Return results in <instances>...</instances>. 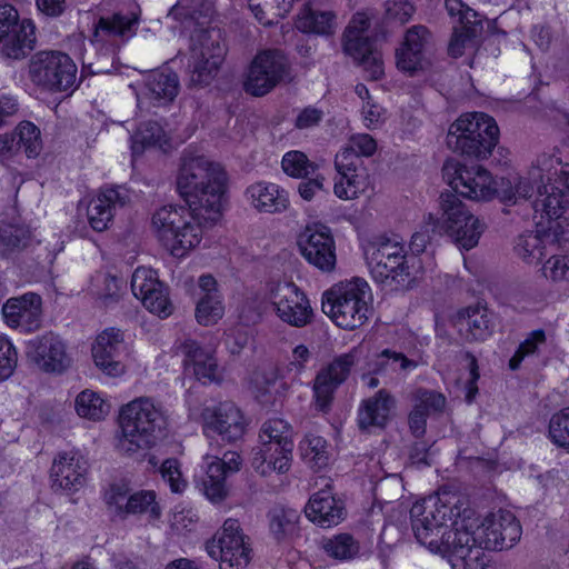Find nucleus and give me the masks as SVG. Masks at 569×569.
Instances as JSON below:
<instances>
[{
	"instance_id": "0eeeda50",
	"label": "nucleus",
	"mask_w": 569,
	"mask_h": 569,
	"mask_svg": "<svg viewBox=\"0 0 569 569\" xmlns=\"http://www.w3.org/2000/svg\"><path fill=\"white\" fill-rule=\"evenodd\" d=\"M363 257L376 282L388 280L398 284L410 282L403 244L388 238H380L363 244Z\"/></svg>"
},
{
	"instance_id": "c03bdc74",
	"label": "nucleus",
	"mask_w": 569,
	"mask_h": 569,
	"mask_svg": "<svg viewBox=\"0 0 569 569\" xmlns=\"http://www.w3.org/2000/svg\"><path fill=\"white\" fill-rule=\"evenodd\" d=\"M302 459L315 469H321L329 461L327 442L322 437L307 435L299 445Z\"/></svg>"
},
{
	"instance_id": "e433bc0d",
	"label": "nucleus",
	"mask_w": 569,
	"mask_h": 569,
	"mask_svg": "<svg viewBox=\"0 0 569 569\" xmlns=\"http://www.w3.org/2000/svg\"><path fill=\"white\" fill-rule=\"evenodd\" d=\"M137 23L136 18H130L119 13L110 18H100L94 26L93 42L104 43L116 38L131 37Z\"/></svg>"
},
{
	"instance_id": "f8f14e48",
	"label": "nucleus",
	"mask_w": 569,
	"mask_h": 569,
	"mask_svg": "<svg viewBox=\"0 0 569 569\" xmlns=\"http://www.w3.org/2000/svg\"><path fill=\"white\" fill-rule=\"evenodd\" d=\"M289 77V62L280 50L268 49L252 59L243 88L247 93L262 97Z\"/></svg>"
},
{
	"instance_id": "f704fd0d",
	"label": "nucleus",
	"mask_w": 569,
	"mask_h": 569,
	"mask_svg": "<svg viewBox=\"0 0 569 569\" xmlns=\"http://www.w3.org/2000/svg\"><path fill=\"white\" fill-rule=\"evenodd\" d=\"M252 468L261 476L272 472L286 473L292 460V452H284L282 448L272 445H259L252 450Z\"/></svg>"
},
{
	"instance_id": "2eb2a0df",
	"label": "nucleus",
	"mask_w": 569,
	"mask_h": 569,
	"mask_svg": "<svg viewBox=\"0 0 569 569\" xmlns=\"http://www.w3.org/2000/svg\"><path fill=\"white\" fill-rule=\"evenodd\" d=\"M448 14L457 23L448 44V53L458 58L465 52L466 47L477 43V39L483 32L481 16L462 0H445Z\"/></svg>"
},
{
	"instance_id": "2f4dec72",
	"label": "nucleus",
	"mask_w": 569,
	"mask_h": 569,
	"mask_svg": "<svg viewBox=\"0 0 569 569\" xmlns=\"http://www.w3.org/2000/svg\"><path fill=\"white\" fill-rule=\"evenodd\" d=\"M457 323L466 331L469 341H485L495 328L491 312L481 306L468 307L458 312Z\"/></svg>"
},
{
	"instance_id": "de8ad7c7",
	"label": "nucleus",
	"mask_w": 569,
	"mask_h": 569,
	"mask_svg": "<svg viewBox=\"0 0 569 569\" xmlns=\"http://www.w3.org/2000/svg\"><path fill=\"white\" fill-rule=\"evenodd\" d=\"M412 401V410H418L427 418L442 412L446 406V398L442 393L425 388H419L413 392Z\"/></svg>"
},
{
	"instance_id": "0e129e2a",
	"label": "nucleus",
	"mask_w": 569,
	"mask_h": 569,
	"mask_svg": "<svg viewBox=\"0 0 569 569\" xmlns=\"http://www.w3.org/2000/svg\"><path fill=\"white\" fill-rule=\"evenodd\" d=\"M375 315L373 297L366 280L358 277V318L368 320Z\"/></svg>"
},
{
	"instance_id": "603ef678",
	"label": "nucleus",
	"mask_w": 569,
	"mask_h": 569,
	"mask_svg": "<svg viewBox=\"0 0 569 569\" xmlns=\"http://www.w3.org/2000/svg\"><path fill=\"white\" fill-rule=\"evenodd\" d=\"M29 231L23 227L4 226L0 230V252L9 254L28 244Z\"/></svg>"
},
{
	"instance_id": "49530a36",
	"label": "nucleus",
	"mask_w": 569,
	"mask_h": 569,
	"mask_svg": "<svg viewBox=\"0 0 569 569\" xmlns=\"http://www.w3.org/2000/svg\"><path fill=\"white\" fill-rule=\"evenodd\" d=\"M19 150L28 158H36L42 149L40 130L32 122L23 121L14 130Z\"/></svg>"
},
{
	"instance_id": "79ce46f5",
	"label": "nucleus",
	"mask_w": 569,
	"mask_h": 569,
	"mask_svg": "<svg viewBox=\"0 0 569 569\" xmlns=\"http://www.w3.org/2000/svg\"><path fill=\"white\" fill-rule=\"evenodd\" d=\"M76 411L81 418L97 421L108 415L109 405L98 392L86 389L76 398Z\"/></svg>"
},
{
	"instance_id": "473e14b6",
	"label": "nucleus",
	"mask_w": 569,
	"mask_h": 569,
	"mask_svg": "<svg viewBox=\"0 0 569 569\" xmlns=\"http://www.w3.org/2000/svg\"><path fill=\"white\" fill-rule=\"evenodd\" d=\"M356 149L352 143L342 148L335 159V167L338 172L333 192L343 200L356 198Z\"/></svg>"
},
{
	"instance_id": "7c9ffc66",
	"label": "nucleus",
	"mask_w": 569,
	"mask_h": 569,
	"mask_svg": "<svg viewBox=\"0 0 569 569\" xmlns=\"http://www.w3.org/2000/svg\"><path fill=\"white\" fill-rule=\"evenodd\" d=\"M184 365L191 368L199 380L212 382L220 378L219 366L213 350L200 346L197 341L188 339L181 346Z\"/></svg>"
},
{
	"instance_id": "09e8293b",
	"label": "nucleus",
	"mask_w": 569,
	"mask_h": 569,
	"mask_svg": "<svg viewBox=\"0 0 569 569\" xmlns=\"http://www.w3.org/2000/svg\"><path fill=\"white\" fill-rule=\"evenodd\" d=\"M163 284L159 280L158 273L148 267H138L131 277V290L136 298L142 300L156 288Z\"/></svg>"
},
{
	"instance_id": "4d7b16f0",
	"label": "nucleus",
	"mask_w": 569,
	"mask_h": 569,
	"mask_svg": "<svg viewBox=\"0 0 569 569\" xmlns=\"http://www.w3.org/2000/svg\"><path fill=\"white\" fill-rule=\"evenodd\" d=\"M355 539L350 533H340L322 541V549L332 558L348 559L352 557Z\"/></svg>"
},
{
	"instance_id": "5fc2aeb1",
	"label": "nucleus",
	"mask_w": 569,
	"mask_h": 569,
	"mask_svg": "<svg viewBox=\"0 0 569 569\" xmlns=\"http://www.w3.org/2000/svg\"><path fill=\"white\" fill-rule=\"evenodd\" d=\"M548 431L556 446L569 449V407L552 415Z\"/></svg>"
},
{
	"instance_id": "13d9d810",
	"label": "nucleus",
	"mask_w": 569,
	"mask_h": 569,
	"mask_svg": "<svg viewBox=\"0 0 569 569\" xmlns=\"http://www.w3.org/2000/svg\"><path fill=\"white\" fill-rule=\"evenodd\" d=\"M18 365V351L12 341L0 335V381L9 379Z\"/></svg>"
},
{
	"instance_id": "a19ab883",
	"label": "nucleus",
	"mask_w": 569,
	"mask_h": 569,
	"mask_svg": "<svg viewBox=\"0 0 569 569\" xmlns=\"http://www.w3.org/2000/svg\"><path fill=\"white\" fill-rule=\"evenodd\" d=\"M164 143H167V134L162 127L154 121L143 122L131 137L132 156H140L151 147L161 148Z\"/></svg>"
},
{
	"instance_id": "774afa93",
	"label": "nucleus",
	"mask_w": 569,
	"mask_h": 569,
	"mask_svg": "<svg viewBox=\"0 0 569 569\" xmlns=\"http://www.w3.org/2000/svg\"><path fill=\"white\" fill-rule=\"evenodd\" d=\"M563 220L567 222L566 226H563L561 219L548 221L549 227L546 233L548 239L556 242L561 248L569 246V217H563Z\"/></svg>"
},
{
	"instance_id": "412c9836",
	"label": "nucleus",
	"mask_w": 569,
	"mask_h": 569,
	"mask_svg": "<svg viewBox=\"0 0 569 569\" xmlns=\"http://www.w3.org/2000/svg\"><path fill=\"white\" fill-rule=\"evenodd\" d=\"M27 356L46 372H62L71 365L64 341L53 332H47L31 340Z\"/></svg>"
},
{
	"instance_id": "f257e3e1",
	"label": "nucleus",
	"mask_w": 569,
	"mask_h": 569,
	"mask_svg": "<svg viewBox=\"0 0 569 569\" xmlns=\"http://www.w3.org/2000/svg\"><path fill=\"white\" fill-rule=\"evenodd\" d=\"M224 168L202 154H184L179 166L177 191L188 208L163 206L151 218L156 238L174 257L199 246L204 230L222 218L228 191Z\"/></svg>"
},
{
	"instance_id": "20e7f679",
	"label": "nucleus",
	"mask_w": 569,
	"mask_h": 569,
	"mask_svg": "<svg viewBox=\"0 0 569 569\" xmlns=\"http://www.w3.org/2000/svg\"><path fill=\"white\" fill-rule=\"evenodd\" d=\"M166 423L164 412L151 398L139 397L122 406L119 413L118 448L129 455L152 447Z\"/></svg>"
},
{
	"instance_id": "dca6fc26",
	"label": "nucleus",
	"mask_w": 569,
	"mask_h": 569,
	"mask_svg": "<svg viewBox=\"0 0 569 569\" xmlns=\"http://www.w3.org/2000/svg\"><path fill=\"white\" fill-rule=\"evenodd\" d=\"M201 418L202 430L207 437L214 433L227 442L240 440L248 427V420L241 409L229 401L206 407Z\"/></svg>"
},
{
	"instance_id": "338daca9",
	"label": "nucleus",
	"mask_w": 569,
	"mask_h": 569,
	"mask_svg": "<svg viewBox=\"0 0 569 569\" xmlns=\"http://www.w3.org/2000/svg\"><path fill=\"white\" fill-rule=\"evenodd\" d=\"M563 220L567 222L566 226H563L561 219L548 221L549 227L546 233L548 239L556 242L561 248L569 246V217H563Z\"/></svg>"
},
{
	"instance_id": "39448f33",
	"label": "nucleus",
	"mask_w": 569,
	"mask_h": 569,
	"mask_svg": "<svg viewBox=\"0 0 569 569\" xmlns=\"http://www.w3.org/2000/svg\"><path fill=\"white\" fill-rule=\"evenodd\" d=\"M499 140L495 119L482 112L460 116L449 128L447 146L455 152L477 159L488 158Z\"/></svg>"
},
{
	"instance_id": "aec40b11",
	"label": "nucleus",
	"mask_w": 569,
	"mask_h": 569,
	"mask_svg": "<svg viewBox=\"0 0 569 569\" xmlns=\"http://www.w3.org/2000/svg\"><path fill=\"white\" fill-rule=\"evenodd\" d=\"M88 461L78 451H62L50 469L51 487L56 492L73 493L86 483Z\"/></svg>"
},
{
	"instance_id": "ddd939ff",
	"label": "nucleus",
	"mask_w": 569,
	"mask_h": 569,
	"mask_svg": "<svg viewBox=\"0 0 569 569\" xmlns=\"http://www.w3.org/2000/svg\"><path fill=\"white\" fill-rule=\"evenodd\" d=\"M269 299L277 317L284 323L302 328L312 321L313 310L305 292L293 282L270 287Z\"/></svg>"
},
{
	"instance_id": "9b49d317",
	"label": "nucleus",
	"mask_w": 569,
	"mask_h": 569,
	"mask_svg": "<svg viewBox=\"0 0 569 569\" xmlns=\"http://www.w3.org/2000/svg\"><path fill=\"white\" fill-rule=\"evenodd\" d=\"M442 172L453 190L452 193L476 201H487L495 196L500 199L501 189L507 188V183H512L508 179H501L499 187H495L490 172L480 166L466 167L447 162Z\"/></svg>"
},
{
	"instance_id": "37998d69",
	"label": "nucleus",
	"mask_w": 569,
	"mask_h": 569,
	"mask_svg": "<svg viewBox=\"0 0 569 569\" xmlns=\"http://www.w3.org/2000/svg\"><path fill=\"white\" fill-rule=\"evenodd\" d=\"M513 249L516 254L527 263H538L546 254L545 240L538 231L518 236Z\"/></svg>"
},
{
	"instance_id": "052dcab7",
	"label": "nucleus",
	"mask_w": 569,
	"mask_h": 569,
	"mask_svg": "<svg viewBox=\"0 0 569 569\" xmlns=\"http://www.w3.org/2000/svg\"><path fill=\"white\" fill-rule=\"evenodd\" d=\"M162 479L169 485L172 492H182L187 488V480L183 478L180 463L176 459H167L160 467Z\"/></svg>"
},
{
	"instance_id": "7ed1b4c3",
	"label": "nucleus",
	"mask_w": 569,
	"mask_h": 569,
	"mask_svg": "<svg viewBox=\"0 0 569 569\" xmlns=\"http://www.w3.org/2000/svg\"><path fill=\"white\" fill-rule=\"evenodd\" d=\"M499 194L506 204L530 201L537 226H542L545 220L562 219L569 210V194L557 184L545 183L540 167H532L527 176L517 178L515 183H507Z\"/></svg>"
},
{
	"instance_id": "393cba45",
	"label": "nucleus",
	"mask_w": 569,
	"mask_h": 569,
	"mask_svg": "<svg viewBox=\"0 0 569 569\" xmlns=\"http://www.w3.org/2000/svg\"><path fill=\"white\" fill-rule=\"evenodd\" d=\"M124 351L123 335L114 328L100 332L91 347L94 365L110 377H119L124 372V365L120 360Z\"/></svg>"
},
{
	"instance_id": "864d4df0",
	"label": "nucleus",
	"mask_w": 569,
	"mask_h": 569,
	"mask_svg": "<svg viewBox=\"0 0 569 569\" xmlns=\"http://www.w3.org/2000/svg\"><path fill=\"white\" fill-rule=\"evenodd\" d=\"M141 302L147 310L160 318H167L173 311L168 287L164 283L161 284L160 288H156L152 293L150 292Z\"/></svg>"
},
{
	"instance_id": "4be33fe9",
	"label": "nucleus",
	"mask_w": 569,
	"mask_h": 569,
	"mask_svg": "<svg viewBox=\"0 0 569 569\" xmlns=\"http://www.w3.org/2000/svg\"><path fill=\"white\" fill-rule=\"evenodd\" d=\"M322 311L337 327L356 328V282L338 283L322 295Z\"/></svg>"
},
{
	"instance_id": "a18cd8bd",
	"label": "nucleus",
	"mask_w": 569,
	"mask_h": 569,
	"mask_svg": "<svg viewBox=\"0 0 569 569\" xmlns=\"http://www.w3.org/2000/svg\"><path fill=\"white\" fill-rule=\"evenodd\" d=\"M138 513H147L152 520L160 518L161 508L153 490H140L129 496L127 499V515Z\"/></svg>"
},
{
	"instance_id": "72a5a7b5",
	"label": "nucleus",
	"mask_w": 569,
	"mask_h": 569,
	"mask_svg": "<svg viewBox=\"0 0 569 569\" xmlns=\"http://www.w3.org/2000/svg\"><path fill=\"white\" fill-rule=\"evenodd\" d=\"M361 418L358 427L361 430L369 431L371 428L383 429L388 422L389 413L395 406V399L390 393L381 389L373 397L363 401Z\"/></svg>"
},
{
	"instance_id": "423d86ee",
	"label": "nucleus",
	"mask_w": 569,
	"mask_h": 569,
	"mask_svg": "<svg viewBox=\"0 0 569 569\" xmlns=\"http://www.w3.org/2000/svg\"><path fill=\"white\" fill-rule=\"evenodd\" d=\"M441 210L440 230L460 248L470 250L475 248L487 224L472 214L460 198L452 191H443L439 197Z\"/></svg>"
},
{
	"instance_id": "4468645a",
	"label": "nucleus",
	"mask_w": 569,
	"mask_h": 569,
	"mask_svg": "<svg viewBox=\"0 0 569 569\" xmlns=\"http://www.w3.org/2000/svg\"><path fill=\"white\" fill-rule=\"evenodd\" d=\"M33 23L28 20H19L18 11L8 3L0 4V42L3 44V53L12 59L26 57L36 42Z\"/></svg>"
},
{
	"instance_id": "a878e982",
	"label": "nucleus",
	"mask_w": 569,
	"mask_h": 569,
	"mask_svg": "<svg viewBox=\"0 0 569 569\" xmlns=\"http://www.w3.org/2000/svg\"><path fill=\"white\" fill-rule=\"evenodd\" d=\"M307 518L321 528L338 526L346 517V508L328 489L313 493L306 508Z\"/></svg>"
},
{
	"instance_id": "69168bd1",
	"label": "nucleus",
	"mask_w": 569,
	"mask_h": 569,
	"mask_svg": "<svg viewBox=\"0 0 569 569\" xmlns=\"http://www.w3.org/2000/svg\"><path fill=\"white\" fill-rule=\"evenodd\" d=\"M198 521L197 513L191 509H180L172 513L170 526L178 533L191 531Z\"/></svg>"
},
{
	"instance_id": "5701e85b",
	"label": "nucleus",
	"mask_w": 569,
	"mask_h": 569,
	"mask_svg": "<svg viewBox=\"0 0 569 569\" xmlns=\"http://www.w3.org/2000/svg\"><path fill=\"white\" fill-rule=\"evenodd\" d=\"M1 313L10 328L24 332L36 331L41 326L42 299L33 292L10 298L2 306Z\"/></svg>"
},
{
	"instance_id": "680f3d73",
	"label": "nucleus",
	"mask_w": 569,
	"mask_h": 569,
	"mask_svg": "<svg viewBox=\"0 0 569 569\" xmlns=\"http://www.w3.org/2000/svg\"><path fill=\"white\" fill-rule=\"evenodd\" d=\"M542 273L555 282L569 281V256H551L542 267Z\"/></svg>"
},
{
	"instance_id": "6e6552de",
	"label": "nucleus",
	"mask_w": 569,
	"mask_h": 569,
	"mask_svg": "<svg viewBox=\"0 0 569 569\" xmlns=\"http://www.w3.org/2000/svg\"><path fill=\"white\" fill-rule=\"evenodd\" d=\"M29 77L49 91H68L76 87L77 66L61 51H39L30 59Z\"/></svg>"
},
{
	"instance_id": "8fccbe9b",
	"label": "nucleus",
	"mask_w": 569,
	"mask_h": 569,
	"mask_svg": "<svg viewBox=\"0 0 569 569\" xmlns=\"http://www.w3.org/2000/svg\"><path fill=\"white\" fill-rule=\"evenodd\" d=\"M442 234L440 221L432 213L425 219L421 229L411 237L410 249L415 254L422 253L436 236Z\"/></svg>"
},
{
	"instance_id": "c756f323",
	"label": "nucleus",
	"mask_w": 569,
	"mask_h": 569,
	"mask_svg": "<svg viewBox=\"0 0 569 569\" xmlns=\"http://www.w3.org/2000/svg\"><path fill=\"white\" fill-rule=\"evenodd\" d=\"M178 91L179 79L176 73L152 71L146 76L142 97L137 94L138 107L141 108L144 99L152 104H166L177 97Z\"/></svg>"
},
{
	"instance_id": "9d476101",
	"label": "nucleus",
	"mask_w": 569,
	"mask_h": 569,
	"mask_svg": "<svg viewBox=\"0 0 569 569\" xmlns=\"http://www.w3.org/2000/svg\"><path fill=\"white\" fill-rule=\"evenodd\" d=\"M385 41L380 17L373 11L358 12V68L368 80H379L383 74Z\"/></svg>"
},
{
	"instance_id": "1a4fd4ad",
	"label": "nucleus",
	"mask_w": 569,
	"mask_h": 569,
	"mask_svg": "<svg viewBox=\"0 0 569 569\" xmlns=\"http://www.w3.org/2000/svg\"><path fill=\"white\" fill-rule=\"evenodd\" d=\"M208 555L219 561L220 569H243L251 560L250 539L237 519H227L222 528L206 543Z\"/></svg>"
},
{
	"instance_id": "f3484780",
	"label": "nucleus",
	"mask_w": 569,
	"mask_h": 569,
	"mask_svg": "<svg viewBox=\"0 0 569 569\" xmlns=\"http://www.w3.org/2000/svg\"><path fill=\"white\" fill-rule=\"evenodd\" d=\"M226 46L219 30H200L192 36L191 58L196 81L208 83L220 68Z\"/></svg>"
},
{
	"instance_id": "4c0bfd02",
	"label": "nucleus",
	"mask_w": 569,
	"mask_h": 569,
	"mask_svg": "<svg viewBox=\"0 0 569 569\" xmlns=\"http://www.w3.org/2000/svg\"><path fill=\"white\" fill-rule=\"evenodd\" d=\"M335 14L330 11H313L306 4L296 19V28L303 33L329 34L333 30Z\"/></svg>"
},
{
	"instance_id": "6e6d98bb",
	"label": "nucleus",
	"mask_w": 569,
	"mask_h": 569,
	"mask_svg": "<svg viewBox=\"0 0 569 569\" xmlns=\"http://www.w3.org/2000/svg\"><path fill=\"white\" fill-rule=\"evenodd\" d=\"M130 496V488L126 481L111 483L103 493V500L117 515H127V499Z\"/></svg>"
},
{
	"instance_id": "a211bd4d",
	"label": "nucleus",
	"mask_w": 569,
	"mask_h": 569,
	"mask_svg": "<svg viewBox=\"0 0 569 569\" xmlns=\"http://www.w3.org/2000/svg\"><path fill=\"white\" fill-rule=\"evenodd\" d=\"M298 247L302 257L322 271H331L336 264L333 237L323 224L307 226L298 236Z\"/></svg>"
},
{
	"instance_id": "bf43d9fd",
	"label": "nucleus",
	"mask_w": 569,
	"mask_h": 569,
	"mask_svg": "<svg viewBox=\"0 0 569 569\" xmlns=\"http://www.w3.org/2000/svg\"><path fill=\"white\" fill-rule=\"evenodd\" d=\"M546 342V335L545 331L539 329L532 331L528 338L521 342L515 352V355L509 360V368L511 370H517L520 367V363L522 360L530 355H533L539 345H542Z\"/></svg>"
},
{
	"instance_id": "b1692460",
	"label": "nucleus",
	"mask_w": 569,
	"mask_h": 569,
	"mask_svg": "<svg viewBox=\"0 0 569 569\" xmlns=\"http://www.w3.org/2000/svg\"><path fill=\"white\" fill-rule=\"evenodd\" d=\"M129 201V192L123 187L100 189L87 207L90 227L99 232L107 230L118 210L127 206Z\"/></svg>"
},
{
	"instance_id": "ea45409f",
	"label": "nucleus",
	"mask_w": 569,
	"mask_h": 569,
	"mask_svg": "<svg viewBox=\"0 0 569 569\" xmlns=\"http://www.w3.org/2000/svg\"><path fill=\"white\" fill-rule=\"evenodd\" d=\"M269 530L277 541H286L298 531L299 513L290 508H274L269 515Z\"/></svg>"
},
{
	"instance_id": "6ab92c4d",
	"label": "nucleus",
	"mask_w": 569,
	"mask_h": 569,
	"mask_svg": "<svg viewBox=\"0 0 569 569\" xmlns=\"http://www.w3.org/2000/svg\"><path fill=\"white\" fill-rule=\"evenodd\" d=\"M353 365L355 356L348 352L337 357L317 372L312 386L317 409L321 411L329 409L336 390L346 381Z\"/></svg>"
},
{
	"instance_id": "e2e57ef3",
	"label": "nucleus",
	"mask_w": 569,
	"mask_h": 569,
	"mask_svg": "<svg viewBox=\"0 0 569 569\" xmlns=\"http://www.w3.org/2000/svg\"><path fill=\"white\" fill-rule=\"evenodd\" d=\"M415 12V7L408 0H388L386 18L399 24L407 23Z\"/></svg>"
},
{
	"instance_id": "3c124183",
	"label": "nucleus",
	"mask_w": 569,
	"mask_h": 569,
	"mask_svg": "<svg viewBox=\"0 0 569 569\" xmlns=\"http://www.w3.org/2000/svg\"><path fill=\"white\" fill-rule=\"evenodd\" d=\"M281 167L292 178H306L316 170V164L298 150L286 152L282 157Z\"/></svg>"
},
{
	"instance_id": "f03ea898",
	"label": "nucleus",
	"mask_w": 569,
	"mask_h": 569,
	"mask_svg": "<svg viewBox=\"0 0 569 569\" xmlns=\"http://www.w3.org/2000/svg\"><path fill=\"white\" fill-rule=\"evenodd\" d=\"M446 506H438V499L417 501L410 509L411 528L417 541L432 552L446 557L452 569H481L478 560L481 551L469 549L467 533L455 522V529L446 523Z\"/></svg>"
},
{
	"instance_id": "bb28decb",
	"label": "nucleus",
	"mask_w": 569,
	"mask_h": 569,
	"mask_svg": "<svg viewBox=\"0 0 569 569\" xmlns=\"http://www.w3.org/2000/svg\"><path fill=\"white\" fill-rule=\"evenodd\" d=\"M198 287L196 319L201 326H212L224 315V305L218 282L211 274H202L198 279Z\"/></svg>"
},
{
	"instance_id": "cd10ccee",
	"label": "nucleus",
	"mask_w": 569,
	"mask_h": 569,
	"mask_svg": "<svg viewBox=\"0 0 569 569\" xmlns=\"http://www.w3.org/2000/svg\"><path fill=\"white\" fill-rule=\"evenodd\" d=\"M430 38L431 34L425 26L417 24L408 29L401 48L396 52L397 67L410 76L421 69L423 50Z\"/></svg>"
},
{
	"instance_id": "c9c22d12",
	"label": "nucleus",
	"mask_w": 569,
	"mask_h": 569,
	"mask_svg": "<svg viewBox=\"0 0 569 569\" xmlns=\"http://www.w3.org/2000/svg\"><path fill=\"white\" fill-rule=\"evenodd\" d=\"M207 477L203 480V492L206 497L212 502L222 501L228 493L226 487V478L229 473L220 463V458L207 453L204 457Z\"/></svg>"
},
{
	"instance_id": "58836bf2",
	"label": "nucleus",
	"mask_w": 569,
	"mask_h": 569,
	"mask_svg": "<svg viewBox=\"0 0 569 569\" xmlns=\"http://www.w3.org/2000/svg\"><path fill=\"white\" fill-rule=\"evenodd\" d=\"M259 439L260 445H272L282 448L284 452H292V428L283 419L267 420L260 429Z\"/></svg>"
},
{
	"instance_id": "c85d7f7f",
	"label": "nucleus",
	"mask_w": 569,
	"mask_h": 569,
	"mask_svg": "<svg viewBox=\"0 0 569 569\" xmlns=\"http://www.w3.org/2000/svg\"><path fill=\"white\" fill-rule=\"evenodd\" d=\"M246 197L259 212L280 213L289 207L288 192L273 182L259 181L246 189Z\"/></svg>"
}]
</instances>
